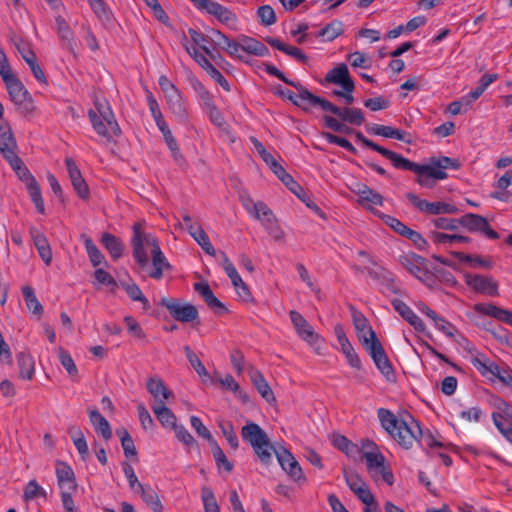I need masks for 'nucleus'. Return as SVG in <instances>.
<instances>
[{"instance_id": "nucleus-1", "label": "nucleus", "mask_w": 512, "mask_h": 512, "mask_svg": "<svg viewBox=\"0 0 512 512\" xmlns=\"http://www.w3.org/2000/svg\"><path fill=\"white\" fill-rule=\"evenodd\" d=\"M355 137L365 147L370 148L392 162L396 169L409 170L417 174L415 182L421 187L432 189L436 182L448 177L447 169L457 170L460 167L458 160L447 156L432 157L428 164H418L401 154L391 151L372 140L366 138L361 132H355Z\"/></svg>"}, {"instance_id": "nucleus-2", "label": "nucleus", "mask_w": 512, "mask_h": 512, "mask_svg": "<svg viewBox=\"0 0 512 512\" xmlns=\"http://www.w3.org/2000/svg\"><path fill=\"white\" fill-rule=\"evenodd\" d=\"M241 437L252 446L262 464H269L274 452L280 466L291 479L294 481L304 479L302 468L292 453L283 446L275 447L258 424L248 421L241 429Z\"/></svg>"}, {"instance_id": "nucleus-3", "label": "nucleus", "mask_w": 512, "mask_h": 512, "mask_svg": "<svg viewBox=\"0 0 512 512\" xmlns=\"http://www.w3.org/2000/svg\"><path fill=\"white\" fill-rule=\"evenodd\" d=\"M377 415L383 429L404 449L412 448L418 439V434H422L419 423L412 419L407 423L399 419L390 410L379 408Z\"/></svg>"}, {"instance_id": "nucleus-4", "label": "nucleus", "mask_w": 512, "mask_h": 512, "mask_svg": "<svg viewBox=\"0 0 512 512\" xmlns=\"http://www.w3.org/2000/svg\"><path fill=\"white\" fill-rule=\"evenodd\" d=\"M309 102L312 105L320 106V108L323 111L334 114V115L338 116L341 119V121L347 122L351 125L360 126L365 122V117L360 108H349V107L340 108V107L336 106L335 104H333L332 102H330L322 97L316 96L314 94Z\"/></svg>"}, {"instance_id": "nucleus-5", "label": "nucleus", "mask_w": 512, "mask_h": 512, "mask_svg": "<svg viewBox=\"0 0 512 512\" xmlns=\"http://www.w3.org/2000/svg\"><path fill=\"white\" fill-rule=\"evenodd\" d=\"M11 100L18 107L21 113L30 114L34 110L32 97L23 83L11 73L3 79Z\"/></svg>"}, {"instance_id": "nucleus-6", "label": "nucleus", "mask_w": 512, "mask_h": 512, "mask_svg": "<svg viewBox=\"0 0 512 512\" xmlns=\"http://www.w3.org/2000/svg\"><path fill=\"white\" fill-rule=\"evenodd\" d=\"M144 245L151 247V250H156V247H160L158 240L152 234L142 233L141 224L135 223L133 225L131 246L133 249V257L141 268L148 265V256L144 249Z\"/></svg>"}, {"instance_id": "nucleus-7", "label": "nucleus", "mask_w": 512, "mask_h": 512, "mask_svg": "<svg viewBox=\"0 0 512 512\" xmlns=\"http://www.w3.org/2000/svg\"><path fill=\"white\" fill-rule=\"evenodd\" d=\"M159 304L165 307L171 317L182 323H190L198 320L199 313L196 306L179 298L163 297Z\"/></svg>"}, {"instance_id": "nucleus-8", "label": "nucleus", "mask_w": 512, "mask_h": 512, "mask_svg": "<svg viewBox=\"0 0 512 512\" xmlns=\"http://www.w3.org/2000/svg\"><path fill=\"white\" fill-rule=\"evenodd\" d=\"M364 349L370 355L381 374L388 381H394L395 372L393 366L375 332H372L371 337H369V345L364 347Z\"/></svg>"}, {"instance_id": "nucleus-9", "label": "nucleus", "mask_w": 512, "mask_h": 512, "mask_svg": "<svg viewBox=\"0 0 512 512\" xmlns=\"http://www.w3.org/2000/svg\"><path fill=\"white\" fill-rule=\"evenodd\" d=\"M458 223L469 232H479L487 238L496 240L500 237L499 233L493 230L488 220L479 214L467 213L458 219Z\"/></svg>"}, {"instance_id": "nucleus-10", "label": "nucleus", "mask_w": 512, "mask_h": 512, "mask_svg": "<svg viewBox=\"0 0 512 512\" xmlns=\"http://www.w3.org/2000/svg\"><path fill=\"white\" fill-rule=\"evenodd\" d=\"M406 198L421 212H425L431 215H441V214H456L459 209L452 204L437 201V202H428L426 200L420 199L414 193H407Z\"/></svg>"}, {"instance_id": "nucleus-11", "label": "nucleus", "mask_w": 512, "mask_h": 512, "mask_svg": "<svg viewBox=\"0 0 512 512\" xmlns=\"http://www.w3.org/2000/svg\"><path fill=\"white\" fill-rule=\"evenodd\" d=\"M219 255L222 259L221 265L225 270L227 276L230 278L236 293L243 301H249L252 297L249 287L242 280L241 276L237 272L235 266L230 261L226 253L224 251H220Z\"/></svg>"}, {"instance_id": "nucleus-12", "label": "nucleus", "mask_w": 512, "mask_h": 512, "mask_svg": "<svg viewBox=\"0 0 512 512\" xmlns=\"http://www.w3.org/2000/svg\"><path fill=\"white\" fill-rule=\"evenodd\" d=\"M289 315L298 336L302 340L306 341L312 347H315L318 342L322 340L320 335L314 331L313 327L307 322L301 313L291 310Z\"/></svg>"}, {"instance_id": "nucleus-13", "label": "nucleus", "mask_w": 512, "mask_h": 512, "mask_svg": "<svg viewBox=\"0 0 512 512\" xmlns=\"http://www.w3.org/2000/svg\"><path fill=\"white\" fill-rule=\"evenodd\" d=\"M18 145L13 131L8 123L0 124V154L7 161L18 157Z\"/></svg>"}, {"instance_id": "nucleus-14", "label": "nucleus", "mask_w": 512, "mask_h": 512, "mask_svg": "<svg viewBox=\"0 0 512 512\" xmlns=\"http://www.w3.org/2000/svg\"><path fill=\"white\" fill-rule=\"evenodd\" d=\"M65 165L69 174V177L71 179V183L74 187V190L76 191L77 195L83 199L87 200L90 196L89 187L83 178L81 171L77 167L75 161L67 157L65 159Z\"/></svg>"}, {"instance_id": "nucleus-15", "label": "nucleus", "mask_w": 512, "mask_h": 512, "mask_svg": "<svg viewBox=\"0 0 512 512\" xmlns=\"http://www.w3.org/2000/svg\"><path fill=\"white\" fill-rule=\"evenodd\" d=\"M466 284L478 293L487 294L489 296L498 295V285L491 277L478 274H466Z\"/></svg>"}, {"instance_id": "nucleus-16", "label": "nucleus", "mask_w": 512, "mask_h": 512, "mask_svg": "<svg viewBox=\"0 0 512 512\" xmlns=\"http://www.w3.org/2000/svg\"><path fill=\"white\" fill-rule=\"evenodd\" d=\"M56 476L61 492L77 490L75 473L67 463L63 461L56 462Z\"/></svg>"}, {"instance_id": "nucleus-17", "label": "nucleus", "mask_w": 512, "mask_h": 512, "mask_svg": "<svg viewBox=\"0 0 512 512\" xmlns=\"http://www.w3.org/2000/svg\"><path fill=\"white\" fill-rule=\"evenodd\" d=\"M350 310L357 338L362 343L363 347H366L369 345V337H371L372 332L375 331L368 324L367 318L361 312L353 306L350 307Z\"/></svg>"}, {"instance_id": "nucleus-18", "label": "nucleus", "mask_w": 512, "mask_h": 512, "mask_svg": "<svg viewBox=\"0 0 512 512\" xmlns=\"http://www.w3.org/2000/svg\"><path fill=\"white\" fill-rule=\"evenodd\" d=\"M203 11L214 16L220 23L227 26L237 22V15L218 2L207 0L206 5L203 7Z\"/></svg>"}, {"instance_id": "nucleus-19", "label": "nucleus", "mask_w": 512, "mask_h": 512, "mask_svg": "<svg viewBox=\"0 0 512 512\" xmlns=\"http://www.w3.org/2000/svg\"><path fill=\"white\" fill-rule=\"evenodd\" d=\"M194 290L201 295L207 306L215 313L222 314L228 311L225 305L214 295L208 283L197 282L194 284Z\"/></svg>"}, {"instance_id": "nucleus-20", "label": "nucleus", "mask_w": 512, "mask_h": 512, "mask_svg": "<svg viewBox=\"0 0 512 512\" xmlns=\"http://www.w3.org/2000/svg\"><path fill=\"white\" fill-rule=\"evenodd\" d=\"M94 106L96 108V113L99 117H102V119L109 125L111 132L114 136L118 137L121 135V128L114 116V113L111 109V106L105 99H98L96 98L94 100Z\"/></svg>"}, {"instance_id": "nucleus-21", "label": "nucleus", "mask_w": 512, "mask_h": 512, "mask_svg": "<svg viewBox=\"0 0 512 512\" xmlns=\"http://www.w3.org/2000/svg\"><path fill=\"white\" fill-rule=\"evenodd\" d=\"M391 304L393 308L399 313V315L405 319L416 331H425L426 327L423 321L405 302L400 299H392Z\"/></svg>"}, {"instance_id": "nucleus-22", "label": "nucleus", "mask_w": 512, "mask_h": 512, "mask_svg": "<svg viewBox=\"0 0 512 512\" xmlns=\"http://www.w3.org/2000/svg\"><path fill=\"white\" fill-rule=\"evenodd\" d=\"M474 310L512 326V311L500 308L492 303H477Z\"/></svg>"}, {"instance_id": "nucleus-23", "label": "nucleus", "mask_w": 512, "mask_h": 512, "mask_svg": "<svg viewBox=\"0 0 512 512\" xmlns=\"http://www.w3.org/2000/svg\"><path fill=\"white\" fill-rule=\"evenodd\" d=\"M56 31L63 44L70 53L76 56V42L74 39V33L71 30L69 24L62 16H57L55 19Z\"/></svg>"}, {"instance_id": "nucleus-24", "label": "nucleus", "mask_w": 512, "mask_h": 512, "mask_svg": "<svg viewBox=\"0 0 512 512\" xmlns=\"http://www.w3.org/2000/svg\"><path fill=\"white\" fill-rule=\"evenodd\" d=\"M29 233L33 239V243L39 253V256L46 265H50L52 261V250L46 236L43 233H40L35 227H31L29 229Z\"/></svg>"}, {"instance_id": "nucleus-25", "label": "nucleus", "mask_w": 512, "mask_h": 512, "mask_svg": "<svg viewBox=\"0 0 512 512\" xmlns=\"http://www.w3.org/2000/svg\"><path fill=\"white\" fill-rule=\"evenodd\" d=\"M146 388L148 392L153 396L155 403H165V400L173 396L171 390H169L164 382L160 378L151 377L147 380Z\"/></svg>"}, {"instance_id": "nucleus-26", "label": "nucleus", "mask_w": 512, "mask_h": 512, "mask_svg": "<svg viewBox=\"0 0 512 512\" xmlns=\"http://www.w3.org/2000/svg\"><path fill=\"white\" fill-rule=\"evenodd\" d=\"M265 71L272 75V76H275L277 77L278 79H280L281 81H283L284 83H286L287 85H290L292 87H294L298 92H299V97L302 99V100H308L310 101V99L312 98L313 96V93H311L306 87H304L300 82H296V81H293V80H290L288 78H286V76L284 75V73L282 71H280L277 67H275L274 65L272 64H265Z\"/></svg>"}, {"instance_id": "nucleus-27", "label": "nucleus", "mask_w": 512, "mask_h": 512, "mask_svg": "<svg viewBox=\"0 0 512 512\" xmlns=\"http://www.w3.org/2000/svg\"><path fill=\"white\" fill-rule=\"evenodd\" d=\"M238 40L241 43V50L247 54L265 57L269 55V49L259 40L246 35H240Z\"/></svg>"}, {"instance_id": "nucleus-28", "label": "nucleus", "mask_w": 512, "mask_h": 512, "mask_svg": "<svg viewBox=\"0 0 512 512\" xmlns=\"http://www.w3.org/2000/svg\"><path fill=\"white\" fill-rule=\"evenodd\" d=\"M324 81L326 83H333L340 85L342 88L347 83H354L350 77L349 70L346 64L340 63L335 68L331 69L325 76Z\"/></svg>"}, {"instance_id": "nucleus-29", "label": "nucleus", "mask_w": 512, "mask_h": 512, "mask_svg": "<svg viewBox=\"0 0 512 512\" xmlns=\"http://www.w3.org/2000/svg\"><path fill=\"white\" fill-rule=\"evenodd\" d=\"M368 131L373 135L397 139L400 141H404L407 144L412 143L411 139L406 138V136L409 135L407 132L393 128L391 126L373 124L370 128H368Z\"/></svg>"}, {"instance_id": "nucleus-30", "label": "nucleus", "mask_w": 512, "mask_h": 512, "mask_svg": "<svg viewBox=\"0 0 512 512\" xmlns=\"http://www.w3.org/2000/svg\"><path fill=\"white\" fill-rule=\"evenodd\" d=\"M359 189L355 191L359 195L358 203L370 209V205H383V196L377 191L369 188L367 185L359 184Z\"/></svg>"}, {"instance_id": "nucleus-31", "label": "nucleus", "mask_w": 512, "mask_h": 512, "mask_svg": "<svg viewBox=\"0 0 512 512\" xmlns=\"http://www.w3.org/2000/svg\"><path fill=\"white\" fill-rule=\"evenodd\" d=\"M89 419L94 430L101 434L105 441L112 437V429L107 419L97 410L92 409L89 411Z\"/></svg>"}, {"instance_id": "nucleus-32", "label": "nucleus", "mask_w": 512, "mask_h": 512, "mask_svg": "<svg viewBox=\"0 0 512 512\" xmlns=\"http://www.w3.org/2000/svg\"><path fill=\"white\" fill-rule=\"evenodd\" d=\"M264 40L273 48L284 52L285 54L297 59L299 62L304 64L308 62V57L299 48L287 45L279 39L271 36H267Z\"/></svg>"}, {"instance_id": "nucleus-33", "label": "nucleus", "mask_w": 512, "mask_h": 512, "mask_svg": "<svg viewBox=\"0 0 512 512\" xmlns=\"http://www.w3.org/2000/svg\"><path fill=\"white\" fill-rule=\"evenodd\" d=\"M151 255L153 270L150 272L149 276L153 279L159 280L163 277V271L170 270L172 267L160 247H156V250H151Z\"/></svg>"}, {"instance_id": "nucleus-34", "label": "nucleus", "mask_w": 512, "mask_h": 512, "mask_svg": "<svg viewBox=\"0 0 512 512\" xmlns=\"http://www.w3.org/2000/svg\"><path fill=\"white\" fill-rule=\"evenodd\" d=\"M251 381L254 384L255 388L259 392V394L269 403L275 402V395L269 386L268 382L265 380L263 374L258 370L251 371Z\"/></svg>"}, {"instance_id": "nucleus-35", "label": "nucleus", "mask_w": 512, "mask_h": 512, "mask_svg": "<svg viewBox=\"0 0 512 512\" xmlns=\"http://www.w3.org/2000/svg\"><path fill=\"white\" fill-rule=\"evenodd\" d=\"M165 97L167 99L169 109L178 118V120L181 122L187 121V109L179 90Z\"/></svg>"}, {"instance_id": "nucleus-36", "label": "nucleus", "mask_w": 512, "mask_h": 512, "mask_svg": "<svg viewBox=\"0 0 512 512\" xmlns=\"http://www.w3.org/2000/svg\"><path fill=\"white\" fill-rule=\"evenodd\" d=\"M151 409L157 420L164 428L173 429V427L177 425V418L175 414L165 405V403L160 402V404H153Z\"/></svg>"}, {"instance_id": "nucleus-37", "label": "nucleus", "mask_w": 512, "mask_h": 512, "mask_svg": "<svg viewBox=\"0 0 512 512\" xmlns=\"http://www.w3.org/2000/svg\"><path fill=\"white\" fill-rule=\"evenodd\" d=\"M399 263L407 269L413 276L421 272L423 266L427 265V260L415 253L399 256Z\"/></svg>"}, {"instance_id": "nucleus-38", "label": "nucleus", "mask_w": 512, "mask_h": 512, "mask_svg": "<svg viewBox=\"0 0 512 512\" xmlns=\"http://www.w3.org/2000/svg\"><path fill=\"white\" fill-rule=\"evenodd\" d=\"M184 352L187 357V360L191 364V366L194 368L196 373L201 378L202 382L207 383H213V379L210 375V373L207 371L201 360L198 358V356L191 350V348L186 345L184 346Z\"/></svg>"}, {"instance_id": "nucleus-39", "label": "nucleus", "mask_w": 512, "mask_h": 512, "mask_svg": "<svg viewBox=\"0 0 512 512\" xmlns=\"http://www.w3.org/2000/svg\"><path fill=\"white\" fill-rule=\"evenodd\" d=\"M101 243L109 252L112 259L117 260L123 255L124 245L122 241L113 234L103 233Z\"/></svg>"}, {"instance_id": "nucleus-40", "label": "nucleus", "mask_w": 512, "mask_h": 512, "mask_svg": "<svg viewBox=\"0 0 512 512\" xmlns=\"http://www.w3.org/2000/svg\"><path fill=\"white\" fill-rule=\"evenodd\" d=\"M143 501L152 509L153 512H162L163 505L157 492L150 486L138 485V491Z\"/></svg>"}, {"instance_id": "nucleus-41", "label": "nucleus", "mask_w": 512, "mask_h": 512, "mask_svg": "<svg viewBox=\"0 0 512 512\" xmlns=\"http://www.w3.org/2000/svg\"><path fill=\"white\" fill-rule=\"evenodd\" d=\"M17 365L19 369V378L31 380L34 376V360L33 357L26 352L17 354Z\"/></svg>"}, {"instance_id": "nucleus-42", "label": "nucleus", "mask_w": 512, "mask_h": 512, "mask_svg": "<svg viewBox=\"0 0 512 512\" xmlns=\"http://www.w3.org/2000/svg\"><path fill=\"white\" fill-rule=\"evenodd\" d=\"M189 234L193 237V239L201 246L205 253L210 256L216 255V250L211 244L207 233L201 227V225L195 227H189Z\"/></svg>"}, {"instance_id": "nucleus-43", "label": "nucleus", "mask_w": 512, "mask_h": 512, "mask_svg": "<svg viewBox=\"0 0 512 512\" xmlns=\"http://www.w3.org/2000/svg\"><path fill=\"white\" fill-rule=\"evenodd\" d=\"M332 444L334 447L345 453L347 456L353 457L360 453V448L350 441L346 436L340 434L332 435Z\"/></svg>"}, {"instance_id": "nucleus-44", "label": "nucleus", "mask_w": 512, "mask_h": 512, "mask_svg": "<svg viewBox=\"0 0 512 512\" xmlns=\"http://www.w3.org/2000/svg\"><path fill=\"white\" fill-rule=\"evenodd\" d=\"M8 163L10 167L15 171L18 178L22 182L26 183L27 187L32 185L33 182H37L35 177L30 173L29 169L19 156L9 161Z\"/></svg>"}, {"instance_id": "nucleus-45", "label": "nucleus", "mask_w": 512, "mask_h": 512, "mask_svg": "<svg viewBox=\"0 0 512 512\" xmlns=\"http://www.w3.org/2000/svg\"><path fill=\"white\" fill-rule=\"evenodd\" d=\"M88 118L92 124L93 129L99 136L106 138L108 141L112 140L113 133L111 134L109 132V125H107V123L102 119V117H99L97 115L94 109H90L88 111Z\"/></svg>"}, {"instance_id": "nucleus-46", "label": "nucleus", "mask_w": 512, "mask_h": 512, "mask_svg": "<svg viewBox=\"0 0 512 512\" xmlns=\"http://www.w3.org/2000/svg\"><path fill=\"white\" fill-rule=\"evenodd\" d=\"M157 127L162 132L164 140L170 151L172 152L173 158L178 161L182 158V154L180 153L179 146L177 144L176 139L172 135L171 130L169 129L166 121L158 123Z\"/></svg>"}, {"instance_id": "nucleus-47", "label": "nucleus", "mask_w": 512, "mask_h": 512, "mask_svg": "<svg viewBox=\"0 0 512 512\" xmlns=\"http://www.w3.org/2000/svg\"><path fill=\"white\" fill-rule=\"evenodd\" d=\"M22 295L28 310L40 317L43 313V306L38 301L33 288L28 285L22 287Z\"/></svg>"}, {"instance_id": "nucleus-48", "label": "nucleus", "mask_w": 512, "mask_h": 512, "mask_svg": "<svg viewBox=\"0 0 512 512\" xmlns=\"http://www.w3.org/2000/svg\"><path fill=\"white\" fill-rule=\"evenodd\" d=\"M428 236L435 244H446V243H454V242L469 243L471 241V238H469L467 236L456 235V234L449 235V234L437 232V231H431Z\"/></svg>"}, {"instance_id": "nucleus-49", "label": "nucleus", "mask_w": 512, "mask_h": 512, "mask_svg": "<svg viewBox=\"0 0 512 512\" xmlns=\"http://www.w3.org/2000/svg\"><path fill=\"white\" fill-rule=\"evenodd\" d=\"M343 23L335 20L327 24L318 33L317 37H322L325 41H333L343 33Z\"/></svg>"}, {"instance_id": "nucleus-50", "label": "nucleus", "mask_w": 512, "mask_h": 512, "mask_svg": "<svg viewBox=\"0 0 512 512\" xmlns=\"http://www.w3.org/2000/svg\"><path fill=\"white\" fill-rule=\"evenodd\" d=\"M82 239L84 241L86 252L89 256L91 264L94 267H96V266L100 265L102 262H105L104 255L97 248V246L94 244L92 239L86 235H82Z\"/></svg>"}, {"instance_id": "nucleus-51", "label": "nucleus", "mask_w": 512, "mask_h": 512, "mask_svg": "<svg viewBox=\"0 0 512 512\" xmlns=\"http://www.w3.org/2000/svg\"><path fill=\"white\" fill-rule=\"evenodd\" d=\"M116 434L120 437L121 446L124 451V455L127 458L136 457L137 456V450L134 444V441L129 434V432L125 429H118L116 431Z\"/></svg>"}, {"instance_id": "nucleus-52", "label": "nucleus", "mask_w": 512, "mask_h": 512, "mask_svg": "<svg viewBox=\"0 0 512 512\" xmlns=\"http://www.w3.org/2000/svg\"><path fill=\"white\" fill-rule=\"evenodd\" d=\"M90 7L97 16V18L105 24L112 22V13L107 7L104 0H93L89 2Z\"/></svg>"}, {"instance_id": "nucleus-53", "label": "nucleus", "mask_w": 512, "mask_h": 512, "mask_svg": "<svg viewBox=\"0 0 512 512\" xmlns=\"http://www.w3.org/2000/svg\"><path fill=\"white\" fill-rule=\"evenodd\" d=\"M215 462L218 467L223 466L227 472H231L233 464L230 462L216 440L209 443Z\"/></svg>"}, {"instance_id": "nucleus-54", "label": "nucleus", "mask_w": 512, "mask_h": 512, "mask_svg": "<svg viewBox=\"0 0 512 512\" xmlns=\"http://www.w3.org/2000/svg\"><path fill=\"white\" fill-rule=\"evenodd\" d=\"M219 428L230 447L236 450L239 447V441L233 424L230 421H220Z\"/></svg>"}, {"instance_id": "nucleus-55", "label": "nucleus", "mask_w": 512, "mask_h": 512, "mask_svg": "<svg viewBox=\"0 0 512 512\" xmlns=\"http://www.w3.org/2000/svg\"><path fill=\"white\" fill-rule=\"evenodd\" d=\"M363 457L366 460L367 469L371 471L374 468L382 469L384 467L385 457L378 451H363Z\"/></svg>"}, {"instance_id": "nucleus-56", "label": "nucleus", "mask_w": 512, "mask_h": 512, "mask_svg": "<svg viewBox=\"0 0 512 512\" xmlns=\"http://www.w3.org/2000/svg\"><path fill=\"white\" fill-rule=\"evenodd\" d=\"M58 357L62 366L66 369L67 373L72 377L78 375V369L70 353L62 347L58 349Z\"/></svg>"}, {"instance_id": "nucleus-57", "label": "nucleus", "mask_w": 512, "mask_h": 512, "mask_svg": "<svg viewBox=\"0 0 512 512\" xmlns=\"http://www.w3.org/2000/svg\"><path fill=\"white\" fill-rule=\"evenodd\" d=\"M189 83L194 89V91L198 94L200 99L204 102L205 105H210L211 100L213 99L210 92L205 88V86L201 83V81L194 75H189L188 77Z\"/></svg>"}, {"instance_id": "nucleus-58", "label": "nucleus", "mask_w": 512, "mask_h": 512, "mask_svg": "<svg viewBox=\"0 0 512 512\" xmlns=\"http://www.w3.org/2000/svg\"><path fill=\"white\" fill-rule=\"evenodd\" d=\"M201 497L205 512H220L215 495L209 487H202Z\"/></svg>"}, {"instance_id": "nucleus-59", "label": "nucleus", "mask_w": 512, "mask_h": 512, "mask_svg": "<svg viewBox=\"0 0 512 512\" xmlns=\"http://www.w3.org/2000/svg\"><path fill=\"white\" fill-rule=\"evenodd\" d=\"M324 126L328 129L333 130L337 133H345V134H351L354 132V130L346 125L343 121H338L336 118L325 115L323 117Z\"/></svg>"}, {"instance_id": "nucleus-60", "label": "nucleus", "mask_w": 512, "mask_h": 512, "mask_svg": "<svg viewBox=\"0 0 512 512\" xmlns=\"http://www.w3.org/2000/svg\"><path fill=\"white\" fill-rule=\"evenodd\" d=\"M29 195L38 213L45 214L44 201L41 195V189L38 182H33L28 187Z\"/></svg>"}, {"instance_id": "nucleus-61", "label": "nucleus", "mask_w": 512, "mask_h": 512, "mask_svg": "<svg viewBox=\"0 0 512 512\" xmlns=\"http://www.w3.org/2000/svg\"><path fill=\"white\" fill-rule=\"evenodd\" d=\"M38 497H46V492L36 480H30L24 488L23 498L25 501H31Z\"/></svg>"}, {"instance_id": "nucleus-62", "label": "nucleus", "mask_w": 512, "mask_h": 512, "mask_svg": "<svg viewBox=\"0 0 512 512\" xmlns=\"http://www.w3.org/2000/svg\"><path fill=\"white\" fill-rule=\"evenodd\" d=\"M123 288L125 289L128 296L133 301H139L143 304V308L147 310L149 308V301L148 299L143 295L141 289L139 286L135 283L132 284H123Z\"/></svg>"}, {"instance_id": "nucleus-63", "label": "nucleus", "mask_w": 512, "mask_h": 512, "mask_svg": "<svg viewBox=\"0 0 512 512\" xmlns=\"http://www.w3.org/2000/svg\"><path fill=\"white\" fill-rule=\"evenodd\" d=\"M262 225L265 227L266 231L273 237L275 241L284 240L285 233L278 224L276 217L274 216L272 219L263 220Z\"/></svg>"}, {"instance_id": "nucleus-64", "label": "nucleus", "mask_w": 512, "mask_h": 512, "mask_svg": "<svg viewBox=\"0 0 512 512\" xmlns=\"http://www.w3.org/2000/svg\"><path fill=\"white\" fill-rule=\"evenodd\" d=\"M257 16L263 26H271L276 22V14L270 5H262L257 10Z\"/></svg>"}]
</instances>
